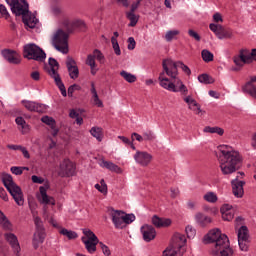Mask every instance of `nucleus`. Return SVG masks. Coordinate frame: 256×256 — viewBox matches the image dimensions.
Here are the masks:
<instances>
[{
  "mask_svg": "<svg viewBox=\"0 0 256 256\" xmlns=\"http://www.w3.org/2000/svg\"><path fill=\"white\" fill-rule=\"evenodd\" d=\"M231 183H232L233 195L238 198L243 197V193H245V191L243 190V186L245 185V182L239 181V176H237L236 179L232 180Z\"/></svg>",
  "mask_w": 256,
  "mask_h": 256,
  "instance_id": "22",
  "label": "nucleus"
},
{
  "mask_svg": "<svg viewBox=\"0 0 256 256\" xmlns=\"http://www.w3.org/2000/svg\"><path fill=\"white\" fill-rule=\"evenodd\" d=\"M7 5H9L12 13L16 17H21L24 25L30 29H35L36 25L39 23V19L35 15L29 14V4L26 0H5Z\"/></svg>",
  "mask_w": 256,
  "mask_h": 256,
  "instance_id": "3",
  "label": "nucleus"
},
{
  "mask_svg": "<svg viewBox=\"0 0 256 256\" xmlns=\"http://www.w3.org/2000/svg\"><path fill=\"white\" fill-rule=\"evenodd\" d=\"M1 54L4 59L12 65H19V63H21V56H19V53H17L15 50L4 49L2 50Z\"/></svg>",
  "mask_w": 256,
  "mask_h": 256,
  "instance_id": "19",
  "label": "nucleus"
},
{
  "mask_svg": "<svg viewBox=\"0 0 256 256\" xmlns=\"http://www.w3.org/2000/svg\"><path fill=\"white\" fill-rule=\"evenodd\" d=\"M93 56H94V59H97V61H99L100 63H104L105 62V56L103 55L102 52H100L99 49H95L93 51Z\"/></svg>",
  "mask_w": 256,
  "mask_h": 256,
  "instance_id": "49",
  "label": "nucleus"
},
{
  "mask_svg": "<svg viewBox=\"0 0 256 256\" xmlns=\"http://www.w3.org/2000/svg\"><path fill=\"white\" fill-rule=\"evenodd\" d=\"M83 234L85 236L82 237V241H98L99 238L97 237V235L94 234L93 231H91L90 229H83Z\"/></svg>",
  "mask_w": 256,
  "mask_h": 256,
  "instance_id": "35",
  "label": "nucleus"
},
{
  "mask_svg": "<svg viewBox=\"0 0 256 256\" xmlns=\"http://www.w3.org/2000/svg\"><path fill=\"white\" fill-rule=\"evenodd\" d=\"M44 69L49 77L54 79L55 85L60 90L62 97H67V89L65 88L63 80H61V75H59V62H57L55 58L50 57L48 60V66H45Z\"/></svg>",
  "mask_w": 256,
  "mask_h": 256,
  "instance_id": "7",
  "label": "nucleus"
},
{
  "mask_svg": "<svg viewBox=\"0 0 256 256\" xmlns=\"http://www.w3.org/2000/svg\"><path fill=\"white\" fill-rule=\"evenodd\" d=\"M99 247L102 250L103 255L105 256H111V250L107 245H105L103 242H99Z\"/></svg>",
  "mask_w": 256,
  "mask_h": 256,
  "instance_id": "53",
  "label": "nucleus"
},
{
  "mask_svg": "<svg viewBox=\"0 0 256 256\" xmlns=\"http://www.w3.org/2000/svg\"><path fill=\"white\" fill-rule=\"evenodd\" d=\"M204 200L208 203H217V194L214 192H208L204 195Z\"/></svg>",
  "mask_w": 256,
  "mask_h": 256,
  "instance_id": "45",
  "label": "nucleus"
},
{
  "mask_svg": "<svg viewBox=\"0 0 256 256\" xmlns=\"http://www.w3.org/2000/svg\"><path fill=\"white\" fill-rule=\"evenodd\" d=\"M110 217L116 229H123V211L112 209Z\"/></svg>",
  "mask_w": 256,
  "mask_h": 256,
  "instance_id": "21",
  "label": "nucleus"
},
{
  "mask_svg": "<svg viewBox=\"0 0 256 256\" xmlns=\"http://www.w3.org/2000/svg\"><path fill=\"white\" fill-rule=\"evenodd\" d=\"M60 235H64V237H67V239H77L78 235L77 232L73 230H68L67 228H62L60 230Z\"/></svg>",
  "mask_w": 256,
  "mask_h": 256,
  "instance_id": "41",
  "label": "nucleus"
},
{
  "mask_svg": "<svg viewBox=\"0 0 256 256\" xmlns=\"http://www.w3.org/2000/svg\"><path fill=\"white\" fill-rule=\"evenodd\" d=\"M42 123H45V125H49V127H54V125H57V123L55 122V119H53V117H49V116H43L41 118Z\"/></svg>",
  "mask_w": 256,
  "mask_h": 256,
  "instance_id": "48",
  "label": "nucleus"
},
{
  "mask_svg": "<svg viewBox=\"0 0 256 256\" xmlns=\"http://www.w3.org/2000/svg\"><path fill=\"white\" fill-rule=\"evenodd\" d=\"M22 104L24 105L25 109H27V111L34 113H45V111H47V106L45 104H39L29 100H22Z\"/></svg>",
  "mask_w": 256,
  "mask_h": 256,
  "instance_id": "18",
  "label": "nucleus"
},
{
  "mask_svg": "<svg viewBox=\"0 0 256 256\" xmlns=\"http://www.w3.org/2000/svg\"><path fill=\"white\" fill-rule=\"evenodd\" d=\"M2 183L4 187H6L7 191L13 197L15 203L20 207L25 203V199L23 198V191L21 187H19L14 181L13 176L11 174H3L2 175Z\"/></svg>",
  "mask_w": 256,
  "mask_h": 256,
  "instance_id": "8",
  "label": "nucleus"
},
{
  "mask_svg": "<svg viewBox=\"0 0 256 256\" xmlns=\"http://www.w3.org/2000/svg\"><path fill=\"white\" fill-rule=\"evenodd\" d=\"M75 164L69 159H65L60 163L59 177H73L75 175Z\"/></svg>",
  "mask_w": 256,
  "mask_h": 256,
  "instance_id": "13",
  "label": "nucleus"
},
{
  "mask_svg": "<svg viewBox=\"0 0 256 256\" xmlns=\"http://www.w3.org/2000/svg\"><path fill=\"white\" fill-rule=\"evenodd\" d=\"M23 57L29 61L33 60L38 61L39 63H43V61L47 59V54L35 43H29L23 47Z\"/></svg>",
  "mask_w": 256,
  "mask_h": 256,
  "instance_id": "9",
  "label": "nucleus"
},
{
  "mask_svg": "<svg viewBox=\"0 0 256 256\" xmlns=\"http://www.w3.org/2000/svg\"><path fill=\"white\" fill-rule=\"evenodd\" d=\"M135 45H137V42H135V38L129 37L128 38V50L133 51V49H135Z\"/></svg>",
  "mask_w": 256,
  "mask_h": 256,
  "instance_id": "60",
  "label": "nucleus"
},
{
  "mask_svg": "<svg viewBox=\"0 0 256 256\" xmlns=\"http://www.w3.org/2000/svg\"><path fill=\"white\" fill-rule=\"evenodd\" d=\"M238 245L242 251H249V229L241 226L238 230Z\"/></svg>",
  "mask_w": 256,
  "mask_h": 256,
  "instance_id": "12",
  "label": "nucleus"
},
{
  "mask_svg": "<svg viewBox=\"0 0 256 256\" xmlns=\"http://www.w3.org/2000/svg\"><path fill=\"white\" fill-rule=\"evenodd\" d=\"M187 245V238L181 233H175L172 237V243L163 251L162 256H183L187 251L183 248Z\"/></svg>",
  "mask_w": 256,
  "mask_h": 256,
  "instance_id": "6",
  "label": "nucleus"
},
{
  "mask_svg": "<svg viewBox=\"0 0 256 256\" xmlns=\"http://www.w3.org/2000/svg\"><path fill=\"white\" fill-rule=\"evenodd\" d=\"M66 67L69 73L70 79H79V67L77 66V62L73 57L67 56L66 58Z\"/></svg>",
  "mask_w": 256,
  "mask_h": 256,
  "instance_id": "14",
  "label": "nucleus"
},
{
  "mask_svg": "<svg viewBox=\"0 0 256 256\" xmlns=\"http://www.w3.org/2000/svg\"><path fill=\"white\" fill-rule=\"evenodd\" d=\"M133 221H135L134 214H125V212H123L122 228L125 227V225H130Z\"/></svg>",
  "mask_w": 256,
  "mask_h": 256,
  "instance_id": "44",
  "label": "nucleus"
},
{
  "mask_svg": "<svg viewBox=\"0 0 256 256\" xmlns=\"http://www.w3.org/2000/svg\"><path fill=\"white\" fill-rule=\"evenodd\" d=\"M0 17L4 19H9V17H11L9 11L7 10V7H5V5L3 4H0Z\"/></svg>",
  "mask_w": 256,
  "mask_h": 256,
  "instance_id": "50",
  "label": "nucleus"
},
{
  "mask_svg": "<svg viewBox=\"0 0 256 256\" xmlns=\"http://www.w3.org/2000/svg\"><path fill=\"white\" fill-rule=\"evenodd\" d=\"M201 57L205 63H211V61H213L215 56L211 51L204 49L201 52Z\"/></svg>",
  "mask_w": 256,
  "mask_h": 256,
  "instance_id": "42",
  "label": "nucleus"
},
{
  "mask_svg": "<svg viewBox=\"0 0 256 256\" xmlns=\"http://www.w3.org/2000/svg\"><path fill=\"white\" fill-rule=\"evenodd\" d=\"M204 133H216L217 135L223 136L225 133V130H223V128L219 127V126H215V127H211V126H206L203 129Z\"/></svg>",
  "mask_w": 256,
  "mask_h": 256,
  "instance_id": "36",
  "label": "nucleus"
},
{
  "mask_svg": "<svg viewBox=\"0 0 256 256\" xmlns=\"http://www.w3.org/2000/svg\"><path fill=\"white\" fill-rule=\"evenodd\" d=\"M52 45L56 51L67 55L69 53V34L62 29L57 30L52 39Z\"/></svg>",
  "mask_w": 256,
  "mask_h": 256,
  "instance_id": "10",
  "label": "nucleus"
},
{
  "mask_svg": "<svg viewBox=\"0 0 256 256\" xmlns=\"http://www.w3.org/2000/svg\"><path fill=\"white\" fill-rule=\"evenodd\" d=\"M0 199L4 201H9V196L7 195V191H5V188L0 187Z\"/></svg>",
  "mask_w": 256,
  "mask_h": 256,
  "instance_id": "61",
  "label": "nucleus"
},
{
  "mask_svg": "<svg viewBox=\"0 0 256 256\" xmlns=\"http://www.w3.org/2000/svg\"><path fill=\"white\" fill-rule=\"evenodd\" d=\"M253 83H256V76H253L250 81L243 86L242 91L256 99V84Z\"/></svg>",
  "mask_w": 256,
  "mask_h": 256,
  "instance_id": "23",
  "label": "nucleus"
},
{
  "mask_svg": "<svg viewBox=\"0 0 256 256\" xmlns=\"http://www.w3.org/2000/svg\"><path fill=\"white\" fill-rule=\"evenodd\" d=\"M165 74V70H163L158 77L160 87L172 93H181V95H187L189 93V89H187V86L183 84V81L179 77L172 78L174 82H171L169 78L165 77Z\"/></svg>",
  "mask_w": 256,
  "mask_h": 256,
  "instance_id": "4",
  "label": "nucleus"
},
{
  "mask_svg": "<svg viewBox=\"0 0 256 256\" xmlns=\"http://www.w3.org/2000/svg\"><path fill=\"white\" fill-rule=\"evenodd\" d=\"M0 225H2L5 231H11L13 229L11 222L1 210H0Z\"/></svg>",
  "mask_w": 256,
  "mask_h": 256,
  "instance_id": "31",
  "label": "nucleus"
},
{
  "mask_svg": "<svg viewBox=\"0 0 256 256\" xmlns=\"http://www.w3.org/2000/svg\"><path fill=\"white\" fill-rule=\"evenodd\" d=\"M140 231L142 233L143 240L146 243H151V241L157 237V231L152 225L145 224L140 228Z\"/></svg>",
  "mask_w": 256,
  "mask_h": 256,
  "instance_id": "16",
  "label": "nucleus"
},
{
  "mask_svg": "<svg viewBox=\"0 0 256 256\" xmlns=\"http://www.w3.org/2000/svg\"><path fill=\"white\" fill-rule=\"evenodd\" d=\"M199 83H203L204 85H211L215 83L213 77L209 76L208 74H201L198 76Z\"/></svg>",
  "mask_w": 256,
  "mask_h": 256,
  "instance_id": "38",
  "label": "nucleus"
},
{
  "mask_svg": "<svg viewBox=\"0 0 256 256\" xmlns=\"http://www.w3.org/2000/svg\"><path fill=\"white\" fill-rule=\"evenodd\" d=\"M86 65H89L91 69H95V56L93 54H89L86 59Z\"/></svg>",
  "mask_w": 256,
  "mask_h": 256,
  "instance_id": "51",
  "label": "nucleus"
},
{
  "mask_svg": "<svg viewBox=\"0 0 256 256\" xmlns=\"http://www.w3.org/2000/svg\"><path fill=\"white\" fill-rule=\"evenodd\" d=\"M90 135H92V137H95L97 141H103V128L97 126L92 127L90 129Z\"/></svg>",
  "mask_w": 256,
  "mask_h": 256,
  "instance_id": "32",
  "label": "nucleus"
},
{
  "mask_svg": "<svg viewBox=\"0 0 256 256\" xmlns=\"http://www.w3.org/2000/svg\"><path fill=\"white\" fill-rule=\"evenodd\" d=\"M222 219L224 221H233V217H235V211L229 206V204H225L221 208Z\"/></svg>",
  "mask_w": 256,
  "mask_h": 256,
  "instance_id": "25",
  "label": "nucleus"
},
{
  "mask_svg": "<svg viewBox=\"0 0 256 256\" xmlns=\"http://www.w3.org/2000/svg\"><path fill=\"white\" fill-rule=\"evenodd\" d=\"M143 139L144 141H153L155 139V134H153V131L149 130L143 133Z\"/></svg>",
  "mask_w": 256,
  "mask_h": 256,
  "instance_id": "55",
  "label": "nucleus"
},
{
  "mask_svg": "<svg viewBox=\"0 0 256 256\" xmlns=\"http://www.w3.org/2000/svg\"><path fill=\"white\" fill-rule=\"evenodd\" d=\"M82 242L85 245V249L90 253V255H93L95 251H97V245H99V240L98 241H93V240H82Z\"/></svg>",
  "mask_w": 256,
  "mask_h": 256,
  "instance_id": "30",
  "label": "nucleus"
},
{
  "mask_svg": "<svg viewBox=\"0 0 256 256\" xmlns=\"http://www.w3.org/2000/svg\"><path fill=\"white\" fill-rule=\"evenodd\" d=\"M34 223H35V226H36V230H43V229H45L43 227V221L39 217H36L34 219Z\"/></svg>",
  "mask_w": 256,
  "mask_h": 256,
  "instance_id": "59",
  "label": "nucleus"
},
{
  "mask_svg": "<svg viewBox=\"0 0 256 256\" xmlns=\"http://www.w3.org/2000/svg\"><path fill=\"white\" fill-rule=\"evenodd\" d=\"M179 30H169L166 32L165 34V39L166 41L169 43L171 41H173V39H175L176 35H179Z\"/></svg>",
  "mask_w": 256,
  "mask_h": 256,
  "instance_id": "46",
  "label": "nucleus"
},
{
  "mask_svg": "<svg viewBox=\"0 0 256 256\" xmlns=\"http://www.w3.org/2000/svg\"><path fill=\"white\" fill-rule=\"evenodd\" d=\"M233 62L235 63V65L237 66V67H243V65H245L244 64V62H243V60L241 59V57H234L233 58Z\"/></svg>",
  "mask_w": 256,
  "mask_h": 256,
  "instance_id": "63",
  "label": "nucleus"
},
{
  "mask_svg": "<svg viewBox=\"0 0 256 256\" xmlns=\"http://www.w3.org/2000/svg\"><path fill=\"white\" fill-rule=\"evenodd\" d=\"M45 237H47V234H45V229L36 230V232L33 235V240H32L34 249L39 248V244L43 243L45 241Z\"/></svg>",
  "mask_w": 256,
  "mask_h": 256,
  "instance_id": "24",
  "label": "nucleus"
},
{
  "mask_svg": "<svg viewBox=\"0 0 256 256\" xmlns=\"http://www.w3.org/2000/svg\"><path fill=\"white\" fill-rule=\"evenodd\" d=\"M47 189H49V185L40 186V195L37 196V199L42 205H55V198L47 195Z\"/></svg>",
  "mask_w": 256,
  "mask_h": 256,
  "instance_id": "17",
  "label": "nucleus"
},
{
  "mask_svg": "<svg viewBox=\"0 0 256 256\" xmlns=\"http://www.w3.org/2000/svg\"><path fill=\"white\" fill-rule=\"evenodd\" d=\"M75 91H81V86H79V84H73L69 86L68 96L73 97V93H75Z\"/></svg>",
  "mask_w": 256,
  "mask_h": 256,
  "instance_id": "54",
  "label": "nucleus"
},
{
  "mask_svg": "<svg viewBox=\"0 0 256 256\" xmlns=\"http://www.w3.org/2000/svg\"><path fill=\"white\" fill-rule=\"evenodd\" d=\"M188 35L189 37H192V39H195V41H201V36L193 29L188 30Z\"/></svg>",
  "mask_w": 256,
  "mask_h": 256,
  "instance_id": "56",
  "label": "nucleus"
},
{
  "mask_svg": "<svg viewBox=\"0 0 256 256\" xmlns=\"http://www.w3.org/2000/svg\"><path fill=\"white\" fill-rule=\"evenodd\" d=\"M203 243H213L214 249L212 250V255H233V249H231L229 237H227L225 234H222L221 230L217 228L210 230L209 233L204 236Z\"/></svg>",
  "mask_w": 256,
  "mask_h": 256,
  "instance_id": "2",
  "label": "nucleus"
},
{
  "mask_svg": "<svg viewBox=\"0 0 256 256\" xmlns=\"http://www.w3.org/2000/svg\"><path fill=\"white\" fill-rule=\"evenodd\" d=\"M15 122L19 127H21L23 135H25L26 133H29V129H30L29 125L23 117H17L15 119Z\"/></svg>",
  "mask_w": 256,
  "mask_h": 256,
  "instance_id": "34",
  "label": "nucleus"
},
{
  "mask_svg": "<svg viewBox=\"0 0 256 256\" xmlns=\"http://www.w3.org/2000/svg\"><path fill=\"white\" fill-rule=\"evenodd\" d=\"M126 17L130 21L129 27H135V25H137V23L139 22V18L137 17V15H135V12H127Z\"/></svg>",
  "mask_w": 256,
  "mask_h": 256,
  "instance_id": "43",
  "label": "nucleus"
},
{
  "mask_svg": "<svg viewBox=\"0 0 256 256\" xmlns=\"http://www.w3.org/2000/svg\"><path fill=\"white\" fill-rule=\"evenodd\" d=\"M111 43H112V47L114 49L115 55H121V48L119 47V42L117 41V38L112 37Z\"/></svg>",
  "mask_w": 256,
  "mask_h": 256,
  "instance_id": "47",
  "label": "nucleus"
},
{
  "mask_svg": "<svg viewBox=\"0 0 256 256\" xmlns=\"http://www.w3.org/2000/svg\"><path fill=\"white\" fill-rule=\"evenodd\" d=\"M218 150V161L223 175H232L241 169L243 158L238 151L228 145H220Z\"/></svg>",
  "mask_w": 256,
  "mask_h": 256,
  "instance_id": "1",
  "label": "nucleus"
},
{
  "mask_svg": "<svg viewBox=\"0 0 256 256\" xmlns=\"http://www.w3.org/2000/svg\"><path fill=\"white\" fill-rule=\"evenodd\" d=\"M178 67H180L183 73H185V75H188V77L191 75V68L185 65L183 61L175 62L172 59H164L162 61V69L164 73H166V75L170 77V79H177V77H179Z\"/></svg>",
  "mask_w": 256,
  "mask_h": 256,
  "instance_id": "5",
  "label": "nucleus"
},
{
  "mask_svg": "<svg viewBox=\"0 0 256 256\" xmlns=\"http://www.w3.org/2000/svg\"><path fill=\"white\" fill-rule=\"evenodd\" d=\"M221 25L219 24H210L209 25V29L210 31H212L215 35H217V33H219L220 29H221Z\"/></svg>",
  "mask_w": 256,
  "mask_h": 256,
  "instance_id": "58",
  "label": "nucleus"
},
{
  "mask_svg": "<svg viewBox=\"0 0 256 256\" xmlns=\"http://www.w3.org/2000/svg\"><path fill=\"white\" fill-rule=\"evenodd\" d=\"M186 231V235L188 237V239H193V237H195L197 231L195 230V228H193V226H187L185 228Z\"/></svg>",
  "mask_w": 256,
  "mask_h": 256,
  "instance_id": "52",
  "label": "nucleus"
},
{
  "mask_svg": "<svg viewBox=\"0 0 256 256\" xmlns=\"http://www.w3.org/2000/svg\"><path fill=\"white\" fill-rule=\"evenodd\" d=\"M134 159L141 167H147L151 161H153V155L145 151H137L134 155Z\"/></svg>",
  "mask_w": 256,
  "mask_h": 256,
  "instance_id": "15",
  "label": "nucleus"
},
{
  "mask_svg": "<svg viewBox=\"0 0 256 256\" xmlns=\"http://www.w3.org/2000/svg\"><path fill=\"white\" fill-rule=\"evenodd\" d=\"M240 59H242V63H252V56L251 53H249V51L247 50H241L240 54H239Z\"/></svg>",
  "mask_w": 256,
  "mask_h": 256,
  "instance_id": "39",
  "label": "nucleus"
},
{
  "mask_svg": "<svg viewBox=\"0 0 256 256\" xmlns=\"http://www.w3.org/2000/svg\"><path fill=\"white\" fill-rule=\"evenodd\" d=\"M4 237L9 245L12 247L15 255L20 256L19 253H21V246L19 245V240L17 239V236L13 233H6L4 234Z\"/></svg>",
  "mask_w": 256,
  "mask_h": 256,
  "instance_id": "20",
  "label": "nucleus"
},
{
  "mask_svg": "<svg viewBox=\"0 0 256 256\" xmlns=\"http://www.w3.org/2000/svg\"><path fill=\"white\" fill-rule=\"evenodd\" d=\"M185 103H187L189 109H191V111H196V115H199V113H201V105H199V103H197V100L194 99L191 96H187L184 98Z\"/></svg>",
  "mask_w": 256,
  "mask_h": 256,
  "instance_id": "27",
  "label": "nucleus"
},
{
  "mask_svg": "<svg viewBox=\"0 0 256 256\" xmlns=\"http://www.w3.org/2000/svg\"><path fill=\"white\" fill-rule=\"evenodd\" d=\"M100 167H103L104 169H108V171H112L113 173H121V167L117 166V164L107 161V160H102L99 163Z\"/></svg>",
  "mask_w": 256,
  "mask_h": 256,
  "instance_id": "28",
  "label": "nucleus"
},
{
  "mask_svg": "<svg viewBox=\"0 0 256 256\" xmlns=\"http://www.w3.org/2000/svg\"><path fill=\"white\" fill-rule=\"evenodd\" d=\"M152 224L158 229H161V227H169L171 225V219L159 218V216L154 215L152 217Z\"/></svg>",
  "mask_w": 256,
  "mask_h": 256,
  "instance_id": "26",
  "label": "nucleus"
},
{
  "mask_svg": "<svg viewBox=\"0 0 256 256\" xmlns=\"http://www.w3.org/2000/svg\"><path fill=\"white\" fill-rule=\"evenodd\" d=\"M10 171L13 175H23V167L13 166Z\"/></svg>",
  "mask_w": 256,
  "mask_h": 256,
  "instance_id": "57",
  "label": "nucleus"
},
{
  "mask_svg": "<svg viewBox=\"0 0 256 256\" xmlns=\"http://www.w3.org/2000/svg\"><path fill=\"white\" fill-rule=\"evenodd\" d=\"M195 221L201 227H206V225H209V223H211V217H209L201 212H198L195 215Z\"/></svg>",
  "mask_w": 256,
  "mask_h": 256,
  "instance_id": "29",
  "label": "nucleus"
},
{
  "mask_svg": "<svg viewBox=\"0 0 256 256\" xmlns=\"http://www.w3.org/2000/svg\"><path fill=\"white\" fill-rule=\"evenodd\" d=\"M216 37L218 39H231V37H233V32L229 30H224L222 26L219 32L217 33Z\"/></svg>",
  "mask_w": 256,
  "mask_h": 256,
  "instance_id": "40",
  "label": "nucleus"
},
{
  "mask_svg": "<svg viewBox=\"0 0 256 256\" xmlns=\"http://www.w3.org/2000/svg\"><path fill=\"white\" fill-rule=\"evenodd\" d=\"M62 25L68 33H73L75 29L87 31V24L82 19L69 20V18H66L63 20Z\"/></svg>",
  "mask_w": 256,
  "mask_h": 256,
  "instance_id": "11",
  "label": "nucleus"
},
{
  "mask_svg": "<svg viewBox=\"0 0 256 256\" xmlns=\"http://www.w3.org/2000/svg\"><path fill=\"white\" fill-rule=\"evenodd\" d=\"M32 181L34 183H37L38 185H43V183L45 182V180L42 177H39L37 175L32 176Z\"/></svg>",
  "mask_w": 256,
  "mask_h": 256,
  "instance_id": "62",
  "label": "nucleus"
},
{
  "mask_svg": "<svg viewBox=\"0 0 256 256\" xmlns=\"http://www.w3.org/2000/svg\"><path fill=\"white\" fill-rule=\"evenodd\" d=\"M91 93H92V97H93V101H94V105H96L97 107H103V101H101V99H99V95L97 94V89H95V83H91V89H90Z\"/></svg>",
  "mask_w": 256,
  "mask_h": 256,
  "instance_id": "33",
  "label": "nucleus"
},
{
  "mask_svg": "<svg viewBox=\"0 0 256 256\" xmlns=\"http://www.w3.org/2000/svg\"><path fill=\"white\" fill-rule=\"evenodd\" d=\"M120 75L124 78L125 81H127V83H135V81H137V76H135V74H131L125 70H122Z\"/></svg>",
  "mask_w": 256,
  "mask_h": 256,
  "instance_id": "37",
  "label": "nucleus"
},
{
  "mask_svg": "<svg viewBox=\"0 0 256 256\" xmlns=\"http://www.w3.org/2000/svg\"><path fill=\"white\" fill-rule=\"evenodd\" d=\"M30 77L33 79V81H39V79H41V74L39 71H34L30 74Z\"/></svg>",
  "mask_w": 256,
  "mask_h": 256,
  "instance_id": "64",
  "label": "nucleus"
}]
</instances>
